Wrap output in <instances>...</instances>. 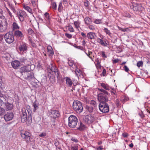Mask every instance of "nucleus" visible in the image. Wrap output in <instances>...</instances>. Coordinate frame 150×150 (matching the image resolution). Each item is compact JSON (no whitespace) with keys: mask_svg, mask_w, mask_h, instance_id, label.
<instances>
[{"mask_svg":"<svg viewBox=\"0 0 150 150\" xmlns=\"http://www.w3.org/2000/svg\"><path fill=\"white\" fill-rule=\"evenodd\" d=\"M9 6L12 11L14 13H16L17 15V17L21 22H23L24 21V19L27 16V14L24 11L18 10L16 12L15 9L12 6Z\"/></svg>","mask_w":150,"mask_h":150,"instance_id":"obj_1","label":"nucleus"},{"mask_svg":"<svg viewBox=\"0 0 150 150\" xmlns=\"http://www.w3.org/2000/svg\"><path fill=\"white\" fill-rule=\"evenodd\" d=\"M73 108L74 110L78 113H80L82 112L83 109L81 103L77 100L74 101L73 103Z\"/></svg>","mask_w":150,"mask_h":150,"instance_id":"obj_2","label":"nucleus"},{"mask_svg":"<svg viewBox=\"0 0 150 150\" xmlns=\"http://www.w3.org/2000/svg\"><path fill=\"white\" fill-rule=\"evenodd\" d=\"M78 122L77 117L73 115H71L69 117L68 126L71 128H74L76 126Z\"/></svg>","mask_w":150,"mask_h":150,"instance_id":"obj_3","label":"nucleus"},{"mask_svg":"<svg viewBox=\"0 0 150 150\" xmlns=\"http://www.w3.org/2000/svg\"><path fill=\"white\" fill-rule=\"evenodd\" d=\"M99 108L100 111L104 113L108 112L109 110L108 105L106 102L100 103Z\"/></svg>","mask_w":150,"mask_h":150,"instance_id":"obj_4","label":"nucleus"},{"mask_svg":"<svg viewBox=\"0 0 150 150\" xmlns=\"http://www.w3.org/2000/svg\"><path fill=\"white\" fill-rule=\"evenodd\" d=\"M28 48V45L26 43L22 42L18 47V51L19 53L22 54L26 53Z\"/></svg>","mask_w":150,"mask_h":150,"instance_id":"obj_5","label":"nucleus"},{"mask_svg":"<svg viewBox=\"0 0 150 150\" xmlns=\"http://www.w3.org/2000/svg\"><path fill=\"white\" fill-rule=\"evenodd\" d=\"M4 39L6 42L8 44L12 43L14 40L13 35L8 33L5 35Z\"/></svg>","mask_w":150,"mask_h":150,"instance_id":"obj_6","label":"nucleus"},{"mask_svg":"<svg viewBox=\"0 0 150 150\" xmlns=\"http://www.w3.org/2000/svg\"><path fill=\"white\" fill-rule=\"evenodd\" d=\"M7 28V23L5 19L0 18V32L5 31Z\"/></svg>","mask_w":150,"mask_h":150,"instance_id":"obj_7","label":"nucleus"},{"mask_svg":"<svg viewBox=\"0 0 150 150\" xmlns=\"http://www.w3.org/2000/svg\"><path fill=\"white\" fill-rule=\"evenodd\" d=\"M21 137L25 139L27 142H28L30 139L31 134L27 131L23 132L20 133Z\"/></svg>","mask_w":150,"mask_h":150,"instance_id":"obj_8","label":"nucleus"},{"mask_svg":"<svg viewBox=\"0 0 150 150\" xmlns=\"http://www.w3.org/2000/svg\"><path fill=\"white\" fill-rule=\"evenodd\" d=\"M13 35L15 37L18 39L22 40L24 37V34L22 32L19 30H17L13 32Z\"/></svg>","mask_w":150,"mask_h":150,"instance_id":"obj_9","label":"nucleus"},{"mask_svg":"<svg viewBox=\"0 0 150 150\" xmlns=\"http://www.w3.org/2000/svg\"><path fill=\"white\" fill-rule=\"evenodd\" d=\"M98 100L101 102H108V99L106 96L103 95L102 93H99L98 95Z\"/></svg>","mask_w":150,"mask_h":150,"instance_id":"obj_10","label":"nucleus"},{"mask_svg":"<svg viewBox=\"0 0 150 150\" xmlns=\"http://www.w3.org/2000/svg\"><path fill=\"white\" fill-rule=\"evenodd\" d=\"M66 79V84L69 87H71L73 83V82H74L75 83H78L77 80H74L73 79H72L73 82L71 80V79H70L69 77H66L65 78Z\"/></svg>","mask_w":150,"mask_h":150,"instance_id":"obj_11","label":"nucleus"},{"mask_svg":"<svg viewBox=\"0 0 150 150\" xmlns=\"http://www.w3.org/2000/svg\"><path fill=\"white\" fill-rule=\"evenodd\" d=\"M84 120L85 122L87 123L91 124L94 121L95 118L92 115H88L85 116Z\"/></svg>","mask_w":150,"mask_h":150,"instance_id":"obj_12","label":"nucleus"},{"mask_svg":"<svg viewBox=\"0 0 150 150\" xmlns=\"http://www.w3.org/2000/svg\"><path fill=\"white\" fill-rule=\"evenodd\" d=\"M13 116L14 115L13 113L8 112L4 115V118L5 120L7 122L11 120Z\"/></svg>","mask_w":150,"mask_h":150,"instance_id":"obj_13","label":"nucleus"},{"mask_svg":"<svg viewBox=\"0 0 150 150\" xmlns=\"http://www.w3.org/2000/svg\"><path fill=\"white\" fill-rule=\"evenodd\" d=\"M11 65L14 69H18L21 65L19 61L17 60L13 61L11 62Z\"/></svg>","mask_w":150,"mask_h":150,"instance_id":"obj_14","label":"nucleus"},{"mask_svg":"<svg viewBox=\"0 0 150 150\" xmlns=\"http://www.w3.org/2000/svg\"><path fill=\"white\" fill-rule=\"evenodd\" d=\"M21 73H27V72H30L31 70V67L30 66H25L22 67L21 68Z\"/></svg>","mask_w":150,"mask_h":150,"instance_id":"obj_15","label":"nucleus"},{"mask_svg":"<svg viewBox=\"0 0 150 150\" xmlns=\"http://www.w3.org/2000/svg\"><path fill=\"white\" fill-rule=\"evenodd\" d=\"M25 74L26 76H25V78L26 79L30 81L32 79H34V77L33 73L29 72V73H25Z\"/></svg>","mask_w":150,"mask_h":150,"instance_id":"obj_16","label":"nucleus"},{"mask_svg":"<svg viewBox=\"0 0 150 150\" xmlns=\"http://www.w3.org/2000/svg\"><path fill=\"white\" fill-rule=\"evenodd\" d=\"M97 42L100 44L101 45L104 47H107L108 45V42L107 40L105 41V42H104L103 40L99 38L97 39Z\"/></svg>","mask_w":150,"mask_h":150,"instance_id":"obj_17","label":"nucleus"},{"mask_svg":"<svg viewBox=\"0 0 150 150\" xmlns=\"http://www.w3.org/2000/svg\"><path fill=\"white\" fill-rule=\"evenodd\" d=\"M75 69L76 76L79 79V76H80L81 75H83L82 71L79 69L77 67H76Z\"/></svg>","mask_w":150,"mask_h":150,"instance_id":"obj_18","label":"nucleus"},{"mask_svg":"<svg viewBox=\"0 0 150 150\" xmlns=\"http://www.w3.org/2000/svg\"><path fill=\"white\" fill-rule=\"evenodd\" d=\"M47 53L50 56H52L54 54V52L52 47L50 45L47 46Z\"/></svg>","mask_w":150,"mask_h":150,"instance_id":"obj_19","label":"nucleus"},{"mask_svg":"<svg viewBox=\"0 0 150 150\" xmlns=\"http://www.w3.org/2000/svg\"><path fill=\"white\" fill-rule=\"evenodd\" d=\"M84 21L85 23L87 25L91 24L92 22V19L88 16L84 18Z\"/></svg>","mask_w":150,"mask_h":150,"instance_id":"obj_20","label":"nucleus"},{"mask_svg":"<svg viewBox=\"0 0 150 150\" xmlns=\"http://www.w3.org/2000/svg\"><path fill=\"white\" fill-rule=\"evenodd\" d=\"M52 116L54 118H56L59 116V111L57 110H52L51 112Z\"/></svg>","mask_w":150,"mask_h":150,"instance_id":"obj_21","label":"nucleus"},{"mask_svg":"<svg viewBox=\"0 0 150 150\" xmlns=\"http://www.w3.org/2000/svg\"><path fill=\"white\" fill-rule=\"evenodd\" d=\"M5 105L7 110H11L13 108V106L12 104L7 102L5 103Z\"/></svg>","mask_w":150,"mask_h":150,"instance_id":"obj_22","label":"nucleus"},{"mask_svg":"<svg viewBox=\"0 0 150 150\" xmlns=\"http://www.w3.org/2000/svg\"><path fill=\"white\" fill-rule=\"evenodd\" d=\"M12 28L13 32L14 31L18 30V29H19L20 27L17 23L13 22L12 25Z\"/></svg>","mask_w":150,"mask_h":150,"instance_id":"obj_23","label":"nucleus"},{"mask_svg":"<svg viewBox=\"0 0 150 150\" xmlns=\"http://www.w3.org/2000/svg\"><path fill=\"white\" fill-rule=\"evenodd\" d=\"M96 36L95 33L90 32L88 33L87 34V37L88 38L90 39H94L95 38V36Z\"/></svg>","mask_w":150,"mask_h":150,"instance_id":"obj_24","label":"nucleus"},{"mask_svg":"<svg viewBox=\"0 0 150 150\" xmlns=\"http://www.w3.org/2000/svg\"><path fill=\"white\" fill-rule=\"evenodd\" d=\"M44 18L45 20L46 21V23L48 24L50 23V19L49 14L46 12L44 14Z\"/></svg>","mask_w":150,"mask_h":150,"instance_id":"obj_25","label":"nucleus"},{"mask_svg":"<svg viewBox=\"0 0 150 150\" xmlns=\"http://www.w3.org/2000/svg\"><path fill=\"white\" fill-rule=\"evenodd\" d=\"M133 9L134 11H139L140 10L141 6L137 4H134L133 6Z\"/></svg>","mask_w":150,"mask_h":150,"instance_id":"obj_26","label":"nucleus"},{"mask_svg":"<svg viewBox=\"0 0 150 150\" xmlns=\"http://www.w3.org/2000/svg\"><path fill=\"white\" fill-rule=\"evenodd\" d=\"M100 86L106 90H110L111 88L108 84L104 83H101Z\"/></svg>","mask_w":150,"mask_h":150,"instance_id":"obj_27","label":"nucleus"},{"mask_svg":"<svg viewBox=\"0 0 150 150\" xmlns=\"http://www.w3.org/2000/svg\"><path fill=\"white\" fill-rule=\"evenodd\" d=\"M68 63L70 67H71L74 69H76V64L74 63V61L72 60H69Z\"/></svg>","mask_w":150,"mask_h":150,"instance_id":"obj_28","label":"nucleus"},{"mask_svg":"<svg viewBox=\"0 0 150 150\" xmlns=\"http://www.w3.org/2000/svg\"><path fill=\"white\" fill-rule=\"evenodd\" d=\"M23 7L29 13L32 14L33 11L32 9L29 6L26 5H23Z\"/></svg>","mask_w":150,"mask_h":150,"instance_id":"obj_29","label":"nucleus"},{"mask_svg":"<svg viewBox=\"0 0 150 150\" xmlns=\"http://www.w3.org/2000/svg\"><path fill=\"white\" fill-rule=\"evenodd\" d=\"M32 106L33 107V111L34 112H35L36 110L39 108L38 103H36L35 102L33 103Z\"/></svg>","mask_w":150,"mask_h":150,"instance_id":"obj_30","label":"nucleus"},{"mask_svg":"<svg viewBox=\"0 0 150 150\" xmlns=\"http://www.w3.org/2000/svg\"><path fill=\"white\" fill-rule=\"evenodd\" d=\"M111 90V95L113 96L115 98L117 97V94H116V91L113 88H112L111 87L110 88Z\"/></svg>","mask_w":150,"mask_h":150,"instance_id":"obj_31","label":"nucleus"},{"mask_svg":"<svg viewBox=\"0 0 150 150\" xmlns=\"http://www.w3.org/2000/svg\"><path fill=\"white\" fill-rule=\"evenodd\" d=\"M98 89L99 91L101 92V93H103V95H105V96H106L108 95V93L105 90L102 88H98Z\"/></svg>","mask_w":150,"mask_h":150,"instance_id":"obj_32","label":"nucleus"},{"mask_svg":"<svg viewBox=\"0 0 150 150\" xmlns=\"http://www.w3.org/2000/svg\"><path fill=\"white\" fill-rule=\"evenodd\" d=\"M85 128V126L82 122L80 123L79 127H77V129L81 131L83 130Z\"/></svg>","mask_w":150,"mask_h":150,"instance_id":"obj_33","label":"nucleus"},{"mask_svg":"<svg viewBox=\"0 0 150 150\" xmlns=\"http://www.w3.org/2000/svg\"><path fill=\"white\" fill-rule=\"evenodd\" d=\"M85 53L88 56L89 58H90L92 60H93V58L92 55V52L91 51H88V52H85Z\"/></svg>","mask_w":150,"mask_h":150,"instance_id":"obj_34","label":"nucleus"},{"mask_svg":"<svg viewBox=\"0 0 150 150\" xmlns=\"http://www.w3.org/2000/svg\"><path fill=\"white\" fill-rule=\"evenodd\" d=\"M51 70L52 72H54L55 74L56 73H57V74H58L57 68L56 67H55L54 66H52V67L51 69Z\"/></svg>","mask_w":150,"mask_h":150,"instance_id":"obj_35","label":"nucleus"},{"mask_svg":"<svg viewBox=\"0 0 150 150\" xmlns=\"http://www.w3.org/2000/svg\"><path fill=\"white\" fill-rule=\"evenodd\" d=\"M80 22L78 21H74V25H75L76 28L77 29H78L80 27Z\"/></svg>","mask_w":150,"mask_h":150,"instance_id":"obj_36","label":"nucleus"},{"mask_svg":"<svg viewBox=\"0 0 150 150\" xmlns=\"http://www.w3.org/2000/svg\"><path fill=\"white\" fill-rule=\"evenodd\" d=\"M29 43L30 45L34 48H36L37 46L36 44L33 42L30 39L29 40Z\"/></svg>","mask_w":150,"mask_h":150,"instance_id":"obj_37","label":"nucleus"},{"mask_svg":"<svg viewBox=\"0 0 150 150\" xmlns=\"http://www.w3.org/2000/svg\"><path fill=\"white\" fill-rule=\"evenodd\" d=\"M22 116H27V112L25 109V108H23L22 109Z\"/></svg>","mask_w":150,"mask_h":150,"instance_id":"obj_38","label":"nucleus"},{"mask_svg":"<svg viewBox=\"0 0 150 150\" xmlns=\"http://www.w3.org/2000/svg\"><path fill=\"white\" fill-rule=\"evenodd\" d=\"M5 112V109L1 107H0V116L4 115Z\"/></svg>","mask_w":150,"mask_h":150,"instance_id":"obj_39","label":"nucleus"},{"mask_svg":"<svg viewBox=\"0 0 150 150\" xmlns=\"http://www.w3.org/2000/svg\"><path fill=\"white\" fill-rule=\"evenodd\" d=\"M93 23L96 24H100L102 23L101 20L95 19Z\"/></svg>","mask_w":150,"mask_h":150,"instance_id":"obj_40","label":"nucleus"},{"mask_svg":"<svg viewBox=\"0 0 150 150\" xmlns=\"http://www.w3.org/2000/svg\"><path fill=\"white\" fill-rule=\"evenodd\" d=\"M27 116H21V121L23 122H24L27 120Z\"/></svg>","mask_w":150,"mask_h":150,"instance_id":"obj_41","label":"nucleus"},{"mask_svg":"<svg viewBox=\"0 0 150 150\" xmlns=\"http://www.w3.org/2000/svg\"><path fill=\"white\" fill-rule=\"evenodd\" d=\"M28 34L33 35L34 33V31L31 29L29 28L28 30Z\"/></svg>","mask_w":150,"mask_h":150,"instance_id":"obj_42","label":"nucleus"},{"mask_svg":"<svg viewBox=\"0 0 150 150\" xmlns=\"http://www.w3.org/2000/svg\"><path fill=\"white\" fill-rule=\"evenodd\" d=\"M62 2H60L59 3L58 8V10L59 11H61L62 10Z\"/></svg>","mask_w":150,"mask_h":150,"instance_id":"obj_43","label":"nucleus"},{"mask_svg":"<svg viewBox=\"0 0 150 150\" xmlns=\"http://www.w3.org/2000/svg\"><path fill=\"white\" fill-rule=\"evenodd\" d=\"M104 30L105 32L106 33V34H108L109 35H111V33H110V30H108L107 28H104Z\"/></svg>","mask_w":150,"mask_h":150,"instance_id":"obj_44","label":"nucleus"},{"mask_svg":"<svg viewBox=\"0 0 150 150\" xmlns=\"http://www.w3.org/2000/svg\"><path fill=\"white\" fill-rule=\"evenodd\" d=\"M88 28L91 30H94L95 29V28L94 26L93 25H91L90 24L88 25Z\"/></svg>","mask_w":150,"mask_h":150,"instance_id":"obj_45","label":"nucleus"},{"mask_svg":"<svg viewBox=\"0 0 150 150\" xmlns=\"http://www.w3.org/2000/svg\"><path fill=\"white\" fill-rule=\"evenodd\" d=\"M86 109L90 112H91L93 111V108L92 107H89L88 106H86Z\"/></svg>","mask_w":150,"mask_h":150,"instance_id":"obj_46","label":"nucleus"},{"mask_svg":"<svg viewBox=\"0 0 150 150\" xmlns=\"http://www.w3.org/2000/svg\"><path fill=\"white\" fill-rule=\"evenodd\" d=\"M68 30L69 31L71 32H73L74 31V30L71 26H69L68 27Z\"/></svg>","mask_w":150,"mask_h":150,"instance_id":"obj_47","label":"nucleus"},{"mask_svg":"<svg viewBox=\"0 0 150 150\" xmlns=\"http://www.w3.org/2000/svg\"><path fill=\"white\" fill-rule=\"evenodd\" d=\"M51 6L54 9H56L57 5L55 2H53L51 4Z\"/></svg>","mask_w":150,"mask_h":150,"instance_id":"obj_48","label":"nucleus"},{"mask_svg":"<svg viewBox=\"0 0 150 150\" xmlns=\"http://www.w3.org/2000/svg\"><path fill=\"white\" fill-rule=\"evenodd\" d=\"M46 135V133L45 132H42L39 134V136L40 137H45Z\"/></svg>","mask_w":150,"mask_h":150,"instance_id":"obj_49","label":"nucleus"},{"mask_svg":"<svg viewBox=\"0 0 150 150\" xmlns=\"http://www.w3.org/2000/svg\"><path fill=\"white\" fill-rule=\"evenodd\" d=\"M142 61H139L137 63V66L139 67L142 64Z\"/></svg>","mask_w":150,"mask_h":150,"instance_id":"obj_50","label":"nucleus"},{"mask_svg":"<svg viewBox=\"0 0 150 150\" xmlns=\"http://www.w3.org/2000/svg\"><path fill=\"white\" fill-rule=\"evenodd\" d=\"M71 140L76 143H77L78 142V139L74 137H72L71 139Z\"/></svg>","mask_w":150,"mask_h":150,"instance_id":"obj_51","label":"nucleus"},{"mask_svg":"<svg viewBox=\"0 0 150 150\" xmlns=\"http://www.w3.org/2000/svg\"><path fill=\"white\" fill-rule=\"evenodd\" d=\"M65 36L69 38H72V35H71L68 33H65Z\"/></svg>","mask_w":150,"mask_h":150,"instance_id":"obj_52","label":"nucleus"},{"mask_svg":"<svg viewBox=\"0 0 150 150\" xmlns=\"http://www.w3.org/2000/svg\"><path fill=\"white\" fill-rule=\"evenodd\" d=\"M123 68L125 71L127 72L129 71V69L128 68V67L126 65H125L124 67Z\"/></svg>","mask_w":150,"mask_h":150,"instance_id":"obj_53","label":"nucleus"},{"mask_svg":"<svg viewBox=\"0 0 150 150\" xmlns=\"http://www.w3.org/2000/svg\"><path fill=\"white\" fill-rule=\"evenodd\" d=\"M20 61L22 62H24L26 60V59L24 57H22L21 58Z\"/></svg>","mask_w":150,"mask_h":150,"instance_id":"obj_54","label":"nucleus"},{"mask_svg":"<svg viewBox=\"0 0 150 150\" xmlns=\"http://www.w3.org/2000/svg\"><path fill=\"white\" fill-rule=\"evenodd\" d=\"M89 4V2L88 1H86L84 2V5L85 6L88 7Z\"/></svg>","mask_w":150,"mask_h":150,"instance_id":"obj_55","label":"nucleus"},{"mask_svg":"<svg viewBox=\"0 0 150 150\" xmlns=\"http://www.w3.org/2000/svg\"><path fill=\"white\" fill-rule=\"evenodd\" d=\"M51 126L52 127H55V123L54 121H52L51 123Z\"/></svg>","mask_w":150,"mask_h":150,"instance_id":"obj_56","label":"nucleus"},{"mask_svg":"<svg viewBox=\"0 0 150 150\" xmlns=\"http://www.w3.org/2000/svg\"><path fill=\"white\" fill-rule=\"evenodd\" d=\"M106 74V71L105 69H104L103 70L102 74L103 76H105Z\"/></svg>","mask_w":150,"mask_h":150,"instance_id":"obj_57","label":"nucleus"},{"mask_svg":"<svg viewBox=\"0 0 150 150\" xmlns=\"http://www.w3.org/2000/svg\"><path fill=\"white\" fill-rule=\"evenodd\" d=\"M128 98L127 96H125L124 97L123 99L122 100L124 102L127 101L128 100Z\"/></svg>","mask_w":150,"mask_h":150,"instance_id":"obj_58","label":"nucleus"},{"mask_svg":"<svg viewBox=\"0 0 150 150\" xmlns=\"http://www.w3.org/2000/svg\"><path fill=\"white\" fill-rule=\"evenodd\" d=\"M6 8L7 11L8 12V13L9 15L11 17H12L13 16L12 14V13H11V12L9 11V10L7 7H6Z\"/></svg>","mask_w":150,"mask_h":150,"instance_id":"obj_59","label":"nucleus"},{"mask_svg":"<svg viewBox=\"0 0 150 150\" xmlns=\"http://www.w3.org/2000/svg\"><path fill=\"white\" fill-rule=\"evenodd\" d=\"M31 2L33 6L34 7H35V6L36 5L35 2L34 1L32 0L31 1Z\"/></svg>","mask_w":150,"mask_h":150,"instance_id":"obj_60","label":"nucleus"},{"mask_svg":"<svg viewBox=\"0 0 150 150\" xmlns=\"http://www.w3.org/2000/svg\"><path fill=\"white\" fill-rule=\"evenodd\" d=\"M75 47L77 49H80L82 50H83V47L81 46H75Z\"/></svg>","mask_w":150,"mask_h":150,"instance_id":"obj_61","label":"nucleus"},{"mask_svg":"<svg viewBox=\"0 0 150 150\" xmlns=\"http://www.w3.org/2000/svg\"><path fill=\"white\" fill-rule=\"evenodd\" d=\"M3 39V36L1 35H0V43L2 42Z\"/></svg>","mask_w":150,"mask_h":150,"instance_id":"obj_62","label":"nucleus"},{"mask_svg":"<svg viewBox=\"0 0 150 150\" xmlns=\"http://www.w3.org/2000/svg\"><path fill=\"white\" fill-rule=\"evenodd\" d=\"M122 135L123 137H127L128 136V134L127 133L125 132L123 133L122 134Z\"/></svg>","mask_w":150,"mask_h":150,"instance_id":"obj_63","label":"nucleus"},{"mask_svg":"<svg viewBox=\"0 0 150 150\" xmlns=\"http://www.w3.org/2000/svg\"><path fill=\"white\" fill-rule=\"evenodd\" d=\"M115 103L117 106L119 105V103H120V101H119V100L118 99H117L115 100Z\"/></svg>","mask_w":150,"mask_h":150,"instance_id":"obj_64","label":"nucleus"}]
</instances>
